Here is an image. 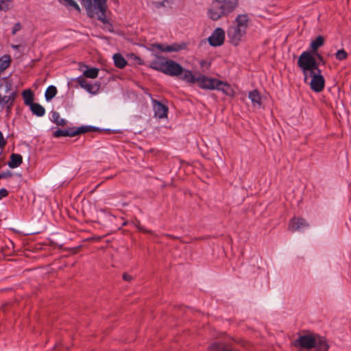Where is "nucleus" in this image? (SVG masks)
Masks as SVG:
<instances>
[{
    "instance_id": "e433bc0d",
    "label": "nucleus",
    "mask_w": 351,
    "mask_h": 351,
    "mask_svg": "<svg viewBox=\"0 0 351 351\" xmlns=\"http://www.w3.org/2000/svg\"><path fill=\"white\" fill-rule=\"evenodd\" d=\"M141 226V223H140V221H137V223L136 224V227L137 228V226Z\"/></svg>"
},
{
    "instance_id": "ddd939ff",
    "label": "nucleus",
    "mask_w": 351,
    "mask_h": 351,
    "mask_svg": "<svg viewBox=\"0 0 351 351\" xmlns=\"http://www.w3.org/2000/svg\"><path fill=\"white\" fill-rule=\"evenodd\" d=\"M152 102L155 116L159 119L167 117L168 108L156 99H153Z\"/></svg>"
},
{
    "instance_id": "2eb2a0df",
    "label": "nucleus",
    "mask_w": 351,
    "mask_h": 351,
    "mask_svg": "<svg viewBox=\"0 0 351 351\" xmlns=\"http://www.w3.org/2000/svg\"><path fill=\"white\" fill-rule=\"evenodd\" d=\"M215 90H220L228 96H232L234 93L233 89L231 88L230 84L219 80H217L215 86Z\"/></svg>"
},
{
    "instance_id": "ea45409f",
    "label": "nucleus",
    "mask_w": 351,
    "mask_h": 351,
    "mask_svg": "<svg viewBox=\"0 0 351 351\" xmlns=\"http://www.w3.org/2000/svg\"><path fill=\"white\" fill-rule=\"evenodd\" d=\"M13 47L16 49V48H18V46L14 45V46H13Z\"/></svg>"
},
{
    "instance_id": "dca6fc26",
    "label": "nucleus",
    "mask_w": 351,
    "mask_h": 351,
    "mask_svg": "<svg viewBox=\"0 0 351 351\" xmlns=\"http://www.w3.org/2000/svg\"><path fill=\"white\" fill-rule=\"evenodd\" d=\"M23 162V158L21 155L19 154H12L10 156V159L8 162V166L10 168H16L19 167Z\"/></svg>"
},
{
    "instance_id": "f03ea898",
    "label": "nucleus",
    "mask_w": 351,
    "mask_h": 351,
    "mask_svg": "<svg viewBox=\"0 0 351 351\" xmlns=\"http://www.w3.org/2000/svg\"><path fill=\"white\" fill-rule=\"evenodd\" d=\"M250 24V17L247 14L237 15L227 29V35L230 43L238 45L245 37Z\"/></svg>"
},
{
    "instance_id": "4be33fe9",
    "label": "nucleus",
    "mask_w": 351,
    "mask_h": 351,
    "mask_svg": "<svg viewBox=\"0 0 351 351\" xmlns=\"http://www.w3.org/2000/svg\"><path fill=\"white\" fill-rule=\"evenodd\" d=\"M51 121L58 125L64 126L66 121L60 117L59 112L53 111L51 112Z\"/></svg>"
},
{
    "instance_id": "20e7f679",
    "label": "nucleus",
    "mask_w": 351,
    "mask_h": 351,
    "mask_svg": "<svg viewBox=\"0 0 351 351\" xmlns=\"http://www.w3.org/2000/svg\"><path fill=\"white\" fill-rule=\"evenodd\" d=\"M183 78L184 81L189 84L197 83L199 88L207 90H215V86L217 82V79L208 77L202 74L195 76L193 74L192 71H186Z\"/></svg>"
},
{
    "instance_id": "6ab92c4d",
    "label": "nucleus",
    "mask_w": 351,
    "mask_h": 351,
    "mask_svg": "<svg viewBox=\"0 0 351 351\" xmlns=\"http://www.w3.org/2000/svg\"><path fill=\"white\" fill-rule=\"evenodd\" d=\"M113 60L115 66L119 69H123L127 65V61L120 53H115Z\"/></svg>"
},
{
    "instance_id": "412c9836",
    "label": "nucleus",
    "mask_w": 351,
    "mask_h": 351,
    "mask_svg": "<svg viewBox=\"0 0 351 351\" xmlns=\"http://www.w3.org/2000/svg\"><path fill=\"white\" fill-rule=\"evenodd\" d=\"M59 2L68 9H74L78 12H81L79 5L74 0H59Z\"/></svg>"
},
{
    "instance_id": "473e14b6",
    "label": "nucleus",
    "mask_w": 351,
    "mask_h": 351,
    "mask_svg": "<svg viewBox=\"0 0 351 351\" xmlns=\"http://www.w3.org/2000/svg\"><path fill=\"white\" fill-rule=\"evenodd\" d=\"M8 195V191L5 189H0V199Z\"/></svg>"
},
{
    "instance_id": "5701e85b",
    "label": "nucleus",
    "mask_w": 351,
    "mask_h": 351,
    "mask_svg": "<svg viewBox=\"0 0 351 351\" xmlns=\"http://www.w3.org/2000/svg\"><path fill=\"white\" fill-rule=\"evenodd\" d=\"M324 44V38L322 36H317L311 43V48L313 52H316L320 47Z\"/></svg>"
},
{
    "instance_id": "f257e3e1",
    "label": "nucleus",
    "mask_w": 351,
    "mask_h": 351,
    "mask_svg": "<svg viewBox=\"0 0 351 351\" xmlns=\"http://www.w3.org/2000/svg\"><path fill=\"white\" fill-rule=\"evenodd\" d=\"M239 7V0H213L208 10L207 16L213 21L228 17Z\"/></svg>"
},
{
    "instance_id": "c9c22d12",
    "label": "nucleus",
    "mask_w": 351,
    "mask_h": 351,
    "mask_svg": "<svg viewBox=\"0 0 351 351\" xmlns=\"http://www.w3.org/2000/svg\"><path fill=\"white\" fill-rule=\"evenodd\" d=\"M123 279L125 281H130L132 279V277L130 275L125 273L123 274Z\"/></svg>"
},
{
    "instance_id": "393cba45",
    "label": "nucleus",
    "mask_w": 351,
    "mask_h": 351,
    "mask_svg": "<svg viewBox=\"0 0 351 351\" xmlns=\"http://www.w3.org/2000/svg\"><path fill=\"white\" fill-rule=\"evenodd\" d=\"M249 98L254 105L260 106L261 104V95L258 90H254L249 93Z\"/></svg>"
},
{
    "instance_id": "7ed1b4c3",
    "label": "nucleus",
    "mask_w": 351,
    "mask_h": 351,
    "mask_svg": "<svg viewBox=\"0 0 351 351\" xmlns=\"http://www.w3.org/2000/svg\"><path fill=\"white\" fill-rule=\"evenodd\" d=\"M85 8L87 14L90 18L97 17L103 23H106V12L107 9V0H80Z\"/></svg>"
},
{
    "instance_id": "423d86ee",
    "label": "nucleus",
    "mask_w": 351,
    "mask_h": 351,
    "mask_svg": "<svg viewBox=\"0 0 351 351\" xmlns=\"http://www.w3.org/2000/svg\"><path fill=\"white\" fill-rule=\"evenodd\" d=\"M186 71H190L189 70L184 69L179 63L172 60H166V67L165 74L171 77H178L184 80L183 77L186 74Z\"/></svg>"
},
{
    "instance_id": "f3484780",
    "label": "nucleus",
    "mask_w": 351,
    "mask_h": 351,
    "mask_svg": "<svg viewBox=\"0 0 351 351\" xmlns=\"http://www.w3.org/2000/svg\"><path fill=\"white\" fill-rule=\"evenodd\" d=\"M166 60L164 58H160L158 60L152 61L150 66L153 69L164 73L166 67Z\"/></svg>"
},
{
    "instance_id": "cd10ccee",
    "label": "nucleus",
    "mask_w": 351,
    "mask_h": 351,
    "mask_svg": "<svg viewBox=\"0 0 351 351\" xmlns=\"http://www.w3.org/2000/svg\"><path fill=\"white\" fill-rule=\"evenodd\" d=\"M13 8V0H0V10L7 12Z\"/></svg>"
},
{
    "instance_id": "4468645a",
    "label": "nucleus",
    "mask_w": 351,
    "mask_h": 351,
    "mask_svg": "<svg viewBox=\"0 0 351 351\" xmlns=\"http://www.w3.org/2000/svg\"><path fill=\"white\" fill-rule=\"evenodd\" d=\"M16 97V93L15 91L11 92L8 95L1 96L0 95V106L1 107L5 106L8 110H11L14 106Z\"/></svg>"
},
{
    "instance_id": "9b49d317",
    "label": "nucleus",
    "mask_w": 351,
    "mask_h": 351,
    "mask_svg": "<svg viewBox=\"0 0 351 351\" xmlns=\"http://www.w3.org/2000/svg\"><path fill=\"white\" fill-rule=\"evenodd\" d=\"M232 340L225 339L212 343L208 348V351H239L234 348Z\"/></svg>"
},
{
    "instance_id": "58836bf2",
    "label": "nucleus",
    "mask_w": 351,
    "mask_h": 351,
    "mask_svg": "<svg viewBox=\"0 0 351 351\" xmlns=\"http://www.w3.org/2000/svg\"><path fill=\"white\" fill-rule=\"evenodd\" d=\"M318 58L321 60L322 59V57L320 55L318 56Z\"/></svg>"
},
{
    "instance_id": "a878e982",
    "label": "nucleus",
    "mask_w": 351,
    "mask_h": 351,
    "mask_svg": "<svg viewBox=\"0 0 351 351\" xmlns=\"http://www.w3.org/2000/svg\"><path fill=\"white\" fill-rule=\"evenodd\" d=\"M99 74V69L97 68H90L85 70L83 73V77L95 79Z\"/></svg>"
},
{
    "instance_id": "39448f33",
    "label": "nucleus",
    "mask_w": 351,
    "mask_h": 351,
    "mask_svg": "<svg viewBox=\"0 0 351 351\" xmlns=\"http://www.w3.org/2000/svg\"><path fill=\"white\" fill-rule=\"evenodd\" d=\"M298 64L302 71L305 82L307 81L309 73L313 71L319 72L315 59L308 51H304L300 56Z\"/></svg>"
},
{
    "instance_id": "6e6552de",
    "label": "nucleus",
    "mask_w": 351,
    "mask_h": 351,
    "mask_svg": "<svg viewBox=\"0 0 351 351\" xmlns=\"http://www.w3.org/2000/svg\"><path fill=\"white\" fill-rule=\"evenodd\" d=\"M308 77L311 78L310 82L311 88L316 92L319 93L323 90L325 86V80L321 74V70L319 72L313 71L308 74Z\"/></svg>"
},
{
    "instance_id": "0eeeda50",
    "label": "nucleus",
    "mask_w": 351,
    "mask_h": 351,
    "mask_svg": "<svg viewBox=\"0 0 351 351\" xmlns=\"http://www.w3.org/2000/svg\"><path fill=\"white\" fill-rule=\"evenodd\" d=\"M91 127L89 126H82L77 128H69L65 130L58 129L53 132V136L59 138L62 136H75L81 134H84L91 131Z\"/></svg>"
},
{
    "instance_id": "bb28decb",
    "label": "nucleus",
    "mask_w": 351,
    "mask_h": 351,
    "mask_svg": "<svg viewBox=\"0 0 351 351\" xmlns=\"http://www.w3.org/2000/svg\"><path fill=\"white\" fill-rule=\"evenodd\" d=\"M57 94V88L54 86H49L45 94V97L47 101L51 100Z\"/></svg>"
},
{
    "instance_id": "9d476101",
    "label": "nucleus",
    "mask_w": 351,
    "mask_h": 351,
    "mask_svg": "<svg viewBox=\"0 0 351 351\" xmlns=\"http://www.w3.org/2000/svg\"><path fill=\"white\" fill-rule=\"evenodd\" d=\"M225 31L221 27H217L208 37V43L213 47H219L224 43Z\"/></svg>"
},
{
    "instance_id": "4c0bfd02",
    "label": "nucleus",
    "mask_w": 351,
    "mask_h": 351,
    "mask_svg": "<svg viewBox=\"0 0 351 351\" xmlns=\"http://www.w3.org/2000/svg\"><path fill=\"white\" fill-rule=\"evenodd\" d=\"M204 63V61H202V62H201L200 64H201V66H203Z\"/></svg>"
},
{
    "instance_id": "1a4fd4ad",
    "label": "nucleus",
    "mask_w": 351,
    "mask_h": 351,
    "mask_svg": "<svg viewBox=\"0 0 351 351\" xmlns=\"http://www.w3.org/2000/svg\"><path fill=\"white\" fill-rule=\"evenodd\" d=\"M187 45L185 43H175L169 45L160 43H154L152 45V48L153 51L158 50L162 52H178L181 50L185 49Z\"/></svg>"
},
{
    "instance_id": "a211bd4d",
    "label": "nucleus",
    "mask_w": 351,
    "mask_h": 351,
    "mask_svg": "<svg viewBox=\"0 0 351 351\" xmlns=\"http://www.w3.org/2000/svg\"><path fill=\"white\" fill-rule=\"evenodd\" d=\"M29 108L32 112L37 117H43L45 113V108L38 103H33Z\"/></svg>"
},
{
    "instance_id": "7c9ffc66",
    "label": "nucleus",
    "mask_w": 351,
    "mask_h": 351,
    "mask_svg": "<svg viewBox=\"0 0 351 351\" xmlns=\"http://www.w3.org/2000/svg\"><path fill=\"white\" fill-rule=\"evenodd\" d=\"M12 176V173L10 171L0 173V179L8 178Z\"/></svg>"
},
{
    "instance_id": "b1692460",
    "label": "nucleus",
    "mask_w": 351,
    "mask_h": 351,
    "mask_svg": "<svg viewBox=\"0 0 351 351\" xmlns=\"http://www.w3.org/2000/svg\"><path fill=\"white\" fill-rule=\"evenodd\" d=\"M77 82L82 88H84L86 90H87L89 93H92L94 87L92 84H88L87 82V81L84 77H83V76L79 77L77 80Z\"/></svg>"
},
{
    "instance_id": "aec40b11",
    "label": "nucleus",
    "mask_w": 351,
    "mask_h": 351,
    "mask_svg": "<svg viewBox=\"0 0 351 351\" xmlns=\"http://www.w3.org/2000/svg\"><path fill=\"white\" fill-rule=\"evenodd\" d=\"M22 96L24 100V104L26 106H29L34 103V93L31 90H24L22 92Z\"/></svg>"
},
{
    "instance_id": "c85d7f7f",
    "label": "nucleus",
    "mask_w": 351,
    "mask_h": 351,
    "mask_svg": "<svg viewBox=\"0 0 351 351\" xmlns=\"http://www.w3.org/2000/svg\"><path fill=\"white\" fill-rule=\"evenodd\" d=\"M335 57L338 60H343L348 58V53L344 49H339L335 53Z\"/></svg>"
},
{
    "instance_id": "72a5a7b5",
    "label": "nucleus",
    "mask_w": 351,
    "mask_h": 351,
    "mask_svg": "<svg viewBox=\"0 0 351 351\" xmlns=\"http://www.w3.org/2000/svg\"><path fill=\"white\" fill-rule=\"evenodd\" d=\"M137 228H138V231H140V232H144V233L153 234L152 230H149L146 229L145 228H144L142 226H137Z\"/></svg>"
},
{
    "instance_id": "f704fd0d",
    "label": "nucleus",
    "mask_w": 351,
    "mask_h": 351,
    "mask_svg": "<svg viewBox=\"0 0 351 351\" xmlns=\"http://www.w3.org/2000/svg\"><path fill=\"white\" fill-rule=\"evenodd\" d=\"M168 2V0H163L162 1H155L154 3L156 8H160L162 6H165V3Z\"/></svg>"
},
{
    "instance_id": "2f4dec72",
    "label": "nucleus",
    "mask_w": 351,
    "mask_h": 351,
    "mask_svg": "<svg viewBox=\"0 0 351 351\" xmlns=\"http://www.w3.org/2000/svg\"><path fill=\"white\" fill-rule=\"evenodd\" d=\"M21 25L19 23H16L12 30V34H15L17 32L21 30Z\"/></svg>"
},
{
    "instance_id": "f8f14e48",
    "label": "nucleus",
    "mask_w": 351,
    "mask_h": 351,
    "mask_svg": "<svg viewBox=\"0 0 351 351\" xmlns=\"http://www.w3.org/2000/svg\"><path fill=\"white\" fill-rule=\"evenodd\" d=\"M308 227L307 221L302 217H293L289 222L288 229L291 232L302 231Z\"/></svg>"
},
{
    "instance_id": "c756f323",
    "label": "nucleus",
    "mask_w": 351,
    "mask_h": 351,
    "mask_svg": "<svg viewBox=\"0 0 351 351\" xmlns=\"http://www.w3.org/2000/svg\"><path fill=\"white\" fill-rule=\"evenodd\" d=\"M7 144L6 139L3 137L2 132L0 131V149H3Z\"/></svg>"
}]
</instances>
